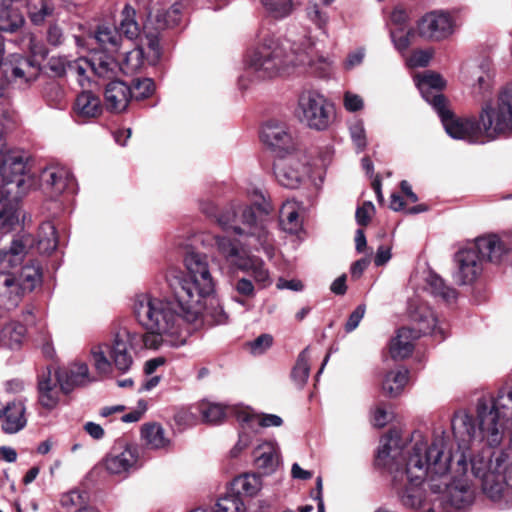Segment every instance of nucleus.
I'll return each mask as SVG.
<instances>
[{"label":"nucleus","mask_w":512,"mask_h":512,"mask_svg":"<svg viewBox=\"0 0 512 512\" xmlns=\"http://www.w3.org/2000/svg\"><path fill=\"white\" fill-rule=\"evenodd\" d=\"M452 458L450 437L445 432L434 434L431 442L415 435L401 447L399 433L392 430L380 440L377 464L389 469L399 502L406 508L419 509L425 499L423 483L436 484L437 479L446 477Z\"/></svg>","instance_id":"obj_1"},{"label":"nucleus","mask_w":512,"mask_h":512,"mask_svg":"<svg viewBox=\"0 0 512 512\" xmlns=\"http://www.w3.org/2000/svg\"><path fill=\"white\" fill-rule=\"evenodd\" d=\"M253 205L228 208L218 217L217 222L224 230H232L241 239L232 240L226 236H215V246L226 263L232 268L250 272L261 288L272 283L264 262L250 255L252 250H263L273 255V240L268 231V221L274 211L271 201L260 189L251 191Z\"/></svg>","instance_id":"obj_2"},{"label":"nucleus","mask_w":512,"mask_h":512,"mask_svg":"<svg viewBox=\"0 0 512 512\" xmlns=\"http://www.w3.org/2000/svg\"><path fill=\"white\" fill-rule=\"evenodd\" d=\"M133 307L138 322L147 332L139 334L119 328L109 339L93 345L90 352H139L179 348L185 344L186 334L180 330L179 316L169 301L144 293L135 297Z\"/></svg>","instance_id":"obj_3"},{"label":"nucleus","mask_w":512,"mask_h":512,"mask_svg":"<svg viewBox=\"0 0 512 512\" xmlns=\"http://www.w3.org/2000/svg\"><path fill=\"white\" fill-rule=\"evenodd\" d=\"M187 276L171 269L166 279L181 308L182 318L200 328L204 323L223 324L227 315L215 294V284L205 255L189 251L184 257Z\"/></svg>","instance_id":"obj_4"},{"label":"nucleus","mask_w":512,"mask_h":512,"mask_svg":"<svg viewBox=\"0 0 512 512\" xmlns=\"http://www.w3.org/2000/svg\"><path fill=\"white\" fill-rule=\"evenodd\" d=\"M512 426V387H502L497 395L482 396L475 405V412H455L452 431L460 447L485 444L488 448L499 446Z\"/></svg>","instance_id":"obj_5"},{"label":"nucleus","mask_w":512,"mask_h":512,"mask_svg":"<svg viewBox=\"0 0 512 512\" xmlns=\"http://www.w3.org/2000/svg\"><path fill=\"white\" fill-rule=\"evenodd\" d=\"M290 52L274 36H266L262 42L249 54L246 61V74L254 75L258 80L273 78L289 66H297L308 62L318 77L324 78L330 74L331 63L321 59L318 64L309 60L310 52L315 46V39L310 31L304 30L301 35L289 39Z\"/></svg>","instance_id":"obj_6"},{"label":"nucleus","mask_w":512,"mask_h":512,"mask_svg":"<svg viewBox=\"0 0 512 512\" xmlns=\"http://www.w3.org/2000/svg\"><path fill=\"white\" fill-rule=\"evenodd\" d=\"M474 447V444L472 445ZM485 444L475 445L468 456L469 471L471 477L481 478L482 490L494 502L505 505L509 503V489L512 482L508 479L510 465H506L507 455L502 452L491 453L484 449Z\"/></svg>","instance_id":"obj_7"},{"label":"nucleus","mask_w":512,"mask_h":512,"mask_svg":"<svg viewBox=\"0 0 512 512\" xmlns=\"http://www.w3.org/2000/svg\"><path fill=\"white\" fill-rule=\"evenodd\" d=\"M457 451H452V460L449 462V469L446 477L437 479L439 484H431L434 492H439L444 486L446 494L441 500L443 512H463L474 500V491L471 486V475L469 471L468 456L475 447L466 443V447H460L457 443Z\"/></svg>","instance_id":"obj_8"},{"label":"nucleus","mask_w":512,"mask_h":512,"mask_svg":"<svg viewBox=\"0 0 512 512\" xmlns=\"http://www.w3.org/2000/svg\"><path fill=\"white\" fill-rule=\"evenodd\" d=\"M507 252L497 235L477 238L473 243L460 249L454 255L452 278L459 286L473 284L483 271V261L498 262Z\"/></svg>","instance_id":"obj_9"},{"label":"nucleus","mask_w":512,"mask_h":512,"mask_svg":"<svg viewBox=\"0 0 512 512\" xmlns=\"http://www.w3.org/2000/svg\"><path fill=\"white\" fill-rule=\"evenodd\" d=\"M478 122L485 142L512 134V87L505 88L495 102L482 107Z\"/></svg>","instance_id":"obj_10"},{"label":"nucleus","mask_w":512,"mask_h":512,"mask_svg":"<svg viewBox=\"0 0 512 512\" xmlns=\"http://www.w3.org/2000/svg\"><path fill=\"white\" fill-rule=\"evenodd\" d=\"M334 114V105L319 91L308 89L299 95L295 115L308 128L327 130L333 122Z\"/></svg>","instance_id":"obj_11"},{"label":"nucleus","mask_w":512,"mask_h":512,"mask_svg":"<svg viewBox=\"0 0 512 512\" xmlns=\"http://www.w3.org/2000/svg\"><path fill=\"white\" fill-rule=\"evenodd\" d=\"M433 108L437 111L441 118L447 134L460 140H466L472 144H483L485 140L482 137L479 122L473 119L456 118L446 108L445 98L443 95L433 96Z\"/></svg>","instance_id":"obj_12"},{"label":"nucleus","mask_w":512,"mask_h":512,"mask_svg":"<svg viewBox=\"0 0 512 512\" xmlns=\"http://www.w3.org/2000/svg\"><path fill=\"white\" fill-rule=\"evenodd\" d=\"M274 173L280 185L298 188L310 174L306 156L299 151L279 155L274 162Z\"/></svg>","instance_id":"obj_13"},{"label":"nucleus","mask_w":512,"mask_h":512,"mask_svg":"<svg viewBox=\"0 0 512 512\" xmlns=\"http://www.w3.org/2000/svg\"><path fill=\"white\" fill-rule=\"evenodd\" d=\"M458 27L456 16L443 10L426 13L417 23L418 33L421 37L437 42L450 38Z\"/></svg>","instance_id":"obj_14"},{"label":"nucleus","mask_w":512,"mask_h":512,"mask_svg":"<svg viewBox=\"0 0 512 512\" xmlns=\"http://www.w3.org/2000/svg\"><path fill=\"white\" fill-rule=\"evenodd\" d=\"M103 464L109 474L125 478L141 465L139 449L134 445L115 446L106 455Z\"/></svg>","instance_id":"obj_15"},{"label":"nucleus","mask_w":512,"mask_h":512,"mask_svg":"<svg viewBox=\"0 0 512 512\" xmlns=\"http://www.w3.org/2000/svg\"><path fill=\"white\" fill-rule=\"evenodd\" d=\"M42 186L52 196H58L64 192L75 193L77 184L74 176L67 167L50 166L41 173Z\"/></svg>","instance_id":"obj_16"},{"label":"nucleus","mask_w":512,"mask_h":512,"mask_svg":"<svg viewBox=\"0 0 512 512\" xmlns=\"http://www.w3.org/2000/svg\"><path fill=\"white\" fill-rule=\"evenodd\" d=\"M262 142L279 155L294 152L292 135L285 123L267 122L261 130Z\"/></svg>","instance_id":"obj_17"},{"label":"nucleus","mask_w":512,"mask_h":512,"mask_svg":"<svg viewBox=\"0 0 512 512\" xmlns=\"http://www.w3.org/2000/svg\"><path fill=\"white\" fill-rule=\"evenodd\" d=\"M409 317L417 326L414 328L419 335L432 334L439 335L440 339L444 338V331L438 325V319L434 311L426 303L413 300L409 303Z\"/></svg>","instance_id":"obj_18"},{"label":"nucleus","mask_w":512,"mask_h":512,"mask_svg":"<svg viewBox=\"0 0 512 512\" xmlns=\"http://www.w3.org/2000/svg\"><path fill=\"white\" fill-rule=\"evenodd\" d=\"M35 241L29 234L16 236L12 239L8 249H0V273L2 277L9 270L22 264L28 250L33 247Z\"/></svg>","instance_id":"obj_19"},{"label":"nucleus","mask_w":512,"mask_h":512,"mask_svg":"<svg viewBox=\"0 0 512 512\" xmlns=\"http://www.w3.org/2000/svg\"><path fill=\"white\" fill-rule=\"evenodd\" d=\"M38 401L46 410L55 409L60 403L61 390L58 374L53 375L52 369L47 366L38 376Z\"/></svg>","instance_id":"obj_20"},{"label":"nucleus","mask_w":512,"mask_h":512,"mask_svg":"<svg viewBox=\"0 0 512 512\" xmlns=\"http://www.w3.org/2000/svg\"><path fill=\"white\" fill-rule=\"evenodd\" d=\"M241 428L257 431L258 428L280 427L283 419L276 414L257 413L250 407L233 408Z\"/></svg>","instance_id":"obj_21"},{"label":"nucleus","mask_w":512,"mask_h":512,"mask_svg":"<svg viewBox=\"0 0 512 512\" xmlns=\"http://www.w3.org/2000/svg\"><path fill=\"white\" fill-rule=\"evenodd\" d=\"M55 372L58 374L63 394H69L75 388L86 386L94 381L85 363H75L68 368H59Z\"/></svg>","instance_id":"obj_22"},{"label":"nucleus","mask_w":512,"mask_h":512,"mask_svg":"<svg viewBox=\"0 0 512 512\" xmlns=\"http://www.w3.org/2000/svg\"><path fill=\"white\" fill-rule=\"evenodd\" d=\"M254 465L265 475L274 473L280 465V449L275 441H265L253 451Z\"/></svg>","instance_id":"obj_23"},{"label":"nucleus","mask_w":512,"mask_h":512,"mask_svg":"<svg viewBox=\"0 0 512 512\" xmlns=\"http://www.w3.org/2000/svg\"><path fill=\"white\" fill-rule=\"evenodd\" d=\"M41 71V65L33 57L13 54L10 59L9 73L15 81L30 83L35 81Z\"/></svg>","instance_id":"obj_24"},{"label":"nucleus","mask_w":512,"mask_h":512,"mask_svg":"<svg viewBox=\"0 0 512 512\" xmlns=\"http://www.w3.org/2000/svg\"><path fill=\"white\" fill-rule=\"evenodd\" d=\"M106 108L115 113L126 110L132 99V89L123 81H112L107 84L105 89Z\"/></svg>","instance_id":"obj_25"},{"label":"nucleus","mask_w":512,"mask_h":512,"mask_svg":"<svg viewBox=\"0 0 512 512\" xmlns=\"http://www.w3.org/2000/svg\"><path fill=\"white\" fill-rule=\"evenodd\" d=\"M180 19L181 7L178 3H175L169 8H158L153 12H150L145 25H147L148 29H154L156 32H161L178 25Z\"/></svg>","instance_id":"obj_26"},{"label":"nucleus","mask_w":512,"mask_h":512,"mask_svg":"<svg viewBox=\"0 0 512 512\" xmlns=\"http://www.w3.org/2000/svg\"><path fill=\"white\" fill-rule=\"evenodd\" d=\"M26 407L23 401L15 400L6 404L3 413L2 431L6 434H15L27 425Z\"/></svg>","instance_id":"obj_27"},{"label":"nucleus","mask_w":512,"mask_h":512,"mask_svg":"<svg viewBox=\"0 0 512 512\" xmlns=\"http://www.w3.org/2000/svg\"><path fill=\"white\" fill-rule=\"evenodd\" d=\"M26 9L27 16L31 23L36 26L43 25L46 20L55 14L53 0H20Z\"/></svg>","instance_id":"obj_28"},{"label":"nucleus","mask_w":512,"mask_h":512,"mask_svg":"<svg viewBox=\"0 0 512 512\" xmlns=\"http://www.w3.org/2000/svg\"><path fill=\"white\" fill-rule=\"evenodd\" d=\"M21 199L7 197L1 201L6 203L0 209V234H8L20 226L22 212L18 203Z\"/></svg>","instance_id":"obj_29"},{"label":"nucleus","mask_w":512,"mask_h":512,"mask_svg":"<svg viewBox=\"0 0 512 512\" xmlns=\"http://www.w3.org/2000/svg\"><path fill=\"white\" fill-rule=\"evenodd\" d=\"M73 109L78 117L96 118L101 115L103 106L97 95L91 91H83L76 97Z\"/></svg>","instance_id":"obj_30"},{"label":"nucleus","mask_w":512,"mask_h":512,"mask_svg":"<svg viewBox=\"0 0 512 512\" xmlns=\"http://www.w3.org/2000/svg\"><path fill=\"white\" fill-rule=\"evenodd\" d=\"M414 81L422 97L433 106V96L442 95L440 90L445 86V81L441 75L426 72L422 75H417Z\"/></svg>","instance_id":"obj_31"},{"label":"nucleus","mask_w":512,"mask_h":512,"mask_svg":"<svg viewBox=\"0 0 512 512\" xmlns=\"http://www.w3.org/2000/svg\"><path fill=\"white\" fill-rule=\"evenodd\" d=\"M27 289L10 273L4 277L0 276V294L5 297L7 308H15L20 303Z\"/></svg>","instance_id":"obj_32"},{"label":"nucleus","mask_w":512,"mask_h":512,"mask_svg":"<svg viewBox=\"0 0 512 512\" xmlns=\"http://www.w3.org/2000/svg\"><path fill=\"white\" fill-rule=\"evenodd\" d=\"M241 405H223L220 403H214L209 401H202L199 403V412L206 423L209 424H220L222 423L228 414L235 416L233 408H240Z\"/></svg>","instance_id":"obj_33"},{"label":"nucleus","mask_w":512,"mask_h":512,"mask_svg":"<svg viewBox=\"0 0 512 512\" xmlns=\"http://www.w3.org/2000/svg\"><path fill=\"white\" fill-rule=\"evenodd\" d=\"M90 67L96 75L110 78L120 72L119 60L106 52H98L90 58Z\"/></svg>","instance_id":"obj_34"},{"label":"nucleus","mask_w":512,"mask_h":512,"mask_svg":"<svg viewBox=\"0 0 512 512\" xmlns=\"http://www.w3.org/2000/svg\"><path fill=\"white\" fill-rule=\"evenodd\" d=\"M408 382V370L398 367L389 371L382 383V390L385 395L394 398L399 396Z\"/></svg>","instance_id":"obj_35"},{"label":"nucleus","mask_w":512,"mask_h":512,"mask_svg":"<svg viewBox=\"0 0 512 512\" xmlns=\"http://www.w3.org/2000/svg\"><path fill=\"white\" fill-rule=\"evenodd\" d=\"M230 488L232 492L241 497L242 495L253 497L261 490L262 481L260 476L255 473H245L234 478Z\"/></svg>","instance_id":"obj_36"},{"label":"nucleus","mask_w":512,"mask_h":512,"mask_svg":"<svg viewBox=\"0 0 512 512\" xmlns=\"http://www.w3.org/2000/svg\"><path fill=\"white\" fill-rule=\"evenodd\" d=\"M419 338V332L415 329L409 327L399 328L389 342V352H412Z\"/></svg>","instance_id":"obj_37"},{"label":"nucleus","mask_w":512,"mask_h":512,"mask_svg":"<svg viewBox=\"0 0 512 512\" xmlns=\"http://www.w3.org/2000/svg\"><path fill=\"white\" fill-rule=\"evenodd\" d=\"M279 221L282 229L288 233H297L302 225L299 217V207L294 201H286L279 211Z\"/></svg>","instance_id":"obj_38"},{"label":"nucleus","mask_w":512,"mask_h":512,"mask_svg":"<svg viewBox=\"0 0 512 512\" xmlns=\"http://www.w3.org/2000/svg\"><path fill=\"white\" fill-rule=\"evenodd\" d=\"M260 3L267 15L275 20L288 18L298 7L295 0H260Z\"/></svg>","instance_id":"obj_39"},{"label":"nucleus","mask_w":512,"mask_h":512,"mask_svg":"<svg viewBox=\"0 0 512 512\" xmlns=\"http://www.w3.org/2000/svg\"><path fill=\"white\" fill-rule=\"evenodd\" d=\"M141 435L145 443L153 449H162L170 445V440L165 436V430L160 424H145Z\"/></svg>","instance_id":"obj_40"},{"label":"nucleus","mask_w":512,"mask_h":512,"mask_svg":"<svg viewBox=\"0 0 512 512\" xmlns=\"http://www.w3.org/2000/svg\"><path fill=\"white\" fill-rule=\"evenodd\" d=\"M147 61L143 48L136 47L123 54L119 62L120 72L125 75H132L138 72Z\"/></svg>","instance_id":"obj_41"},{"label":"nucleus","mask_w":512,"mask_h":512,"mask_svg":"<svg viewBox=\"0 0 512 512\" xmlns=\"http://www.w3.org/2000/svg\"><path fill=\"white\" fill-rule=\"evenodd\" d=\"M37 249L40 253L49 254L57 247L56 228L52 222H44L39 227Z\"/></svg>","instance_id":"obj_42"},{"label":"nucleus","mask_w":512,"mask_h":512,"mask_svg":"<svg viewBox=\"0 0 512 512\" xmlns=\"http://www.w3.org/2000/svg\"><path fill=\"white\" fill-rule=\"evenodd\" d=\"M472 76L476 82L472 86V93L476 98L486 97L492 88V75L487 69V65H481L472 71Z\"/></svg>","instance_id":"obj_43"},{"label":"nucleus","mask_w":512,"mask_h":512,"mask_svg":"<svg viewBox=\"0 0 512 512\" xmlns=\"http://www.w3.org/2000/svg\"><path fill=\"white\" fill-rule=\"evenodd\" d=\"M427 285L433 295L440 297L448 303L457 298V291L454 288L447 286L444 280L436 274H430L428 276Z\"/></svg>","instance_id":"obj_44"},{"label":"nucleus","mask_w":512,"mask_h":512,"mask_svg":"<svg viewBox=\"0 0 512 512\" xmlns=\"http://www.w3.org/2000/svg\"><path fill=\"white\" fill-rule=\"evenodd\" d=\"M16 279L24 286V289L31 292L41 284L42 272L38 265L27 264L22 267L20 274Z\"/></svg>","instance_id":"obj_45"},{"label":"nucleus","mask_w":512,"mask_h":512,"mask_svg":"<svg viewBox=\"0 0 512 512\" xmlns=\"http://www.w3.org/2000/svg\"><path fill=\"white\" fill-rule=\"evenodd\" d=\"M307 19L316 26L323 34L327 35V26L329 23V15L322 10L318 3L309 1L305 8Z\"/></svg>","instance_id":"obj_46"},{"label":"nucleus","mask_w":512,"mask_h":512,"mask_svg":"<svg viewBox=\"0 0 512 512\" xmlns=\"http://www.w3.org/2000/svg\"><path fill=\"white\" fill-rule=\"evenodd\" d=\"M96 40L107 50L117 51L121 42L120 33L110 27L100 26L95 35Z\"/></svg>","instance_id":"obj_47"},{"label":"nucleus","mask_w":512,"mask_h":512,"mask_svg":"<svg viewBox=\"0 0 512 512\" xmlns=\"http://www.w3.org/2000/svg\"><path fill=\"white\" fill-rule=\"evenodd\" d=\"M135 10L126 5L122 11V20L120 22V32L124 34L127 39L132 40L139 35L140 29L138 23L134 19Z\"/></svg>","instance_id":"obj_48"},{"label":"nucleus","mask_w":512,"mask_h":512,"mask_svg":"<svg viewBox=\"0 0 512 512\" xmlns=\"http://www.w3.org/2000/svg\"><path fill=\"white\" fill-rule=\"evenodd\" d=\"M143 31L147 39V47L149 49L148 55L146 56L147 62L150 65H155L161 56V50L159 45V34L154 29H148L147 25H144Z\"/></svg>","instance_id":"obj_49"},{"label":"nucleus","mask_w":512,"mask_h":512,"mask_svg":"<svg viewBox=\"0 0 512 512\" xmlns=\"http://www.w3.org/2000/svg\"><path fill=\"white\" fill-rule=\"evenodd\" d=\"M310 364L308 354H299L297 361L292 369L291 377L294 383L302 388L309 377Z\"/></svg>","instance_id":"obj_50"},{"label":"nucleus","mask_w":512,"mask_h":512,"mask_svg":"<svg viewBox=\"0 0 512 512\" xmlns=\"http://www.w3.org/2000/svg\"><path fill=\"white\" fill-rule=\"evenodd\" d=\"M412 28H394L390 30V37L395 49L404 54L410 46L413 36Z\"/></svg>","instance_id":"obj_51"},{"label":"nucleus","mask_w":512,"mask_h":512,"mask_svg":"<svg viewBox=\"0 0 512 512\" xmlns=\"http://www.w3.org/2000/svg\"><path fill=\"white\" fill-rule=\"evenodd\" d=\"M87 499L84 493L79 490H71L64 493L60 498V504L67 510L78 509L80 507H86Z\"/></svg>","instance_id":"obj_52"},{"label":"nucleus","mask_w":512,"mask_h":512,"mask_svg":"<svg viewBox=\"0 0 512 512\" xmlns=\"http://www.w3.org/2000/svg\"><path fill=\"white\" fill-rule=\"evenodd\" d=\"M132 99L140 100L149 97L154 91V82L150 78L133 80Z\"/></svg>","instance_id":"obj_53"},{"label":"nucleus","mask_w":512,"mask_h":512,"mask_svg":"<svg viewBox=\"0 0 512 512\" xmlns=\"http://www.w3.org/2000/svg\"><path fill=\"white\" fill-rule=\"evenodd\" d=\"M71 61L66 56H52L47 62V68L54 77H62L68 73Z\"/></svg>","instance_id":"obj_54"},{"label":"nucleus","mask_w":512,"mask_h":512,"mask_svg":"<svg viewBox=\"0 0 512 512\" xmlns=\"http://www.w3.org/2000/svg\"><path fill=\"white\" fill-rule=\"evenodd\" d=\"M349 132L357 149L359 151L364 150L367 145V140L363 122L361 120L354 121L349 127Z\"/></svg>","instance_id":"obj_55"},{"label":"nucleus","mask_w":512,"mask_h":512,"mask_svg":"<svg viewBox=\"0 0 512 512\" xmlns=\"http://www.w3.org/2000/svg\"><path fill=\"white\" fill-rule=\"evenodd\" d=\"M5 335L9 338L10 346L13 348V345H17L21 342L22 338L26 333V328L24 325L18 322H10L4 328Z\"/></svg>","instance_id":"obj_56"},{"label":"nucleus","mask_w":512,"mask_h":512,"mask_svg":"<svg viewBox=\"0 0 512 512\" xmlns=\"http://www.w3.org/2000/svg\"><path fill=\"white\" fill-rule=\"evenodd\" d=\"M432 53L428 50H416L407 59L410 68L425 67L429 64Z\"/></svg>","instance_id":"obj_57"},{"label":"nucleus","mask_w":512,"mask_h":512,"mask_svg":"<svg viewBox=\"0 0 512 512\" xmlns=\"http://www.w3.org/2000/svg\"><path fill=\"white\" fill-rule=\"evenodd\" d=\"M234 291L241 297L246 299L253 298L255 296V286L252 281L242 277L233 284Z\"/></svg>","instance_id":"obj_58"},{"label":"nucleus","mask_w":512,"mask_h":512,"mask_svg":"<svg viewBox=\"0 0 512 512\" xmlns=\"http://www.w3.org/2000/svg\"><path fill=\"white\" fill-rule=\"evenodd\" d=\"M365 55L366 51L363 47H359L354 51H351L343 62V68L350 71L355 67L360 66L364 61Z\"/></svg>","instance_id":"obj_59"},{"label":"nucleus","mask_w":512,"mask_h":512,"mask_svg":"<svg viewBox=\"0 0 512 512\" xmlns=\"http://www.w3.org/2000/svg\"><path fill=\"white\" fill-rule=\"evenodd\" d=\"M343 105L349 112H357L364 107L362 97L351 91H346L343 96Z\"/></svg>","instance_id":"obj_60"},{"label":"nucleus","mask_w":512,"mask_h":512,"mask_svg":"<svg viewBox=\"0 0 512 512\" xmlns=\"http://www.w3.org/2000/svg\"><path fill=\"white\" fill-rule=\"evenodd\" d=\"M47 42L58 47L64 42V33L62 28L57 23H50L46 32Z\"/></svg>","instance_id":"obj_61"},{"label":"nucleus","mask_w":512,"mask_h":512,"mask_svg":"<svg viewBox=\"0 0 512 512\" xmlns=\"http://www.w3.org/2000/svg\"><path fill=\"white\" fill-rule=\"evenodd\" d=\"M273 344V337L270 334H261L258 336L255 340L249 342L248 348L252 352L256 351H265L272 347Z\"/></svg>","instance_id":"obj_62"},{"label":"nucleus","mask_w":512,"mask_h":512,"mask_svg":"<svg viewBox=\"0 0 512 512\" xmlns=\"http://www.w3.org/2000/svg\"><path fill=\"white\" fill-rule=\"evenodd\" d=\"M365 314V306L359 305L356 307V309L350 314L346 324H345V330L347 332H352L355 330L361 320L363 319Z\"/></svg>","instance_id":"obj_63"},{"label":"nucleus","mask_w":512,"mask_h":512,"mask_svg":"<svg viewBox=\"0 0 512 512\" xmlns=\"http://www.w3.org/2000/svg\"><path fill=\"white\" fill-rule=\"evenodd\" d=\"M374 206L371 202L364 203L356 210L355 218L359 225L365 226L369 223Z\"/></svg>","instance_id":"obj_64"}]
</instances>
